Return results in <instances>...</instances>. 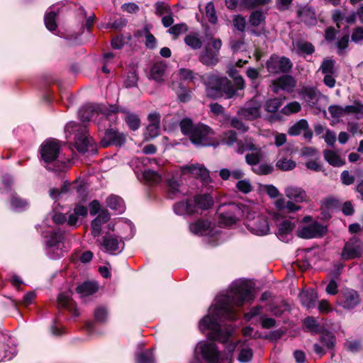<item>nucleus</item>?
Listing matches in <instances>:
<instances>
[{
  "label": "nucleus",
  "mask_w": 363,
  "mask_h": 363,
  "mask_svg": "<svg viewBox=\"0 0 363 363\" xmlns=\"http://www.w3.org/2000/svg\"><path fill=\"white\" fill-rule=\"evenodd\" d=\"M192 143L201 146H216L218 143L214 139V132L208 125L196 124L189 138Z\"/></svg>",
  "instance_id": "8"
},
{
  "label": "nucleus",
  "mask_w": 363,
  "mask_h": 363,
  "mask_svg": "<svg viewBox=\"0 0 363 363\" xmlns=\"http://www.w3.org/2000/svg\"><path fill=\"white\" fill-rule=\"evenodd\" d=\"M319 70L323 74H336L335 61L333 59L325 58L320 65Z\"/></svg>",
  "instance_id": "44"
},
{
  "label": "nucleus",
  "mask_w": 363,
  "mask_h": 363,
  "mask_svg": "<svg viewBox=\"0 0 363 363\" xmlns=\"http://www.w3.org/2000/svg\"><path fill=\"white\" fill-rule=\"evenodd\" d=\"M350 36L349 34H345L337 40L336 42L337 53L338 55H342L345 52V50L349 46Z\"/></svg>",
  "instance_id": "58"
},
{
  "label": "nucleus",
  "mask_w": 363,
  "mask_h": 363,
  "mask_svg": "<svg viewBox=\"0 0 363 363\" xmlns=\"http://www.w3.org/2000/svg\"><path fill=\"white\" fill-rule=\"evenodd\" d=\"M293 64L289 58L276 54L272 55L266 62V68L271 74L288 73L291 71Z\"/></svg>",
  "instance_id": "11"
},
{
  "label": "nucleus",
  "mask_w": 363,
  "mask_h": 363,
  "mask_svg": "<svg viewBox=\"0 0 363 363\" xmlns=\"http://www.w3.org/2000/svg\"><path fill=\"white\" fill-rule=\"evenodd\" d=\"M206 91L208 97L217 99L225 96L226 99H231L237 95L238 90L245 88V80L241 76L234 77L233 83L226 77L216 74H208L204 78Z\"/></svg>",
  "instance_id": "2"
},
{
  "label": "nucleus",
  "mask_w": 363,
  "mask_h": 363,
  "mask_svg": "<svg viewBox=\"0 0 363 363\" xmlns=\"http://www.w3.org/2000/svg\"><path fill=\"white\" fill-rule=\"evenodd\" d=\"M184 43L193 50H198L202 47V41L197 33H191L184 38Z\"/></svg>",
  "instance_id": "42"
},
{
  "label": "nucleus",
  "mask_w": 363,
  "mask_h": 363,
  "mask_svg": "<svg viewBox=\"0 0 363 363\" xmlns=\"http://www.w3.org/2000/svg\"><path fill=\"white\" fill-rule=\"evenodd\" d=\"M60 13V8L58 7V4H57L50 6L45 14L44 22L45 27L51 32L56 30L57 28L56 18L59 16Z\"/></svg>",
  "instance_id": "24"
},
{
  "label": "nucleus",
  "mask_w": 363,
  "mask_h": 363,
  "mask_svg": "<svg viewBox=\"0 0 363 363\" xmlns=\"http://www.w3.org/2000/svg\"><path fill=\"white\" fill-rule=\"evenodd\" d=\"M166 69L167 65L165 62L162 61L156 62L150 69L151 78L156 82H162Z\"/></svg>",
  "instance_id": "30"
},
{
  "label": "nucleus",
  "mask_w": 363,
  "mask_h": 363,
  "mask_svg": "<svg viewBox=\"0 0 363 363\" xmlns=\"http://www.w3.org/2000/svg\"><path fill=\"white\" fill-rule=\"evenodd\" d=\"M258 149L260 148L254 144L251 138L247 137L237 143V152L239 154H242L245 151H257Z\"/></svg>",
  "instance_id": "37"
},
{
  "label": "nucleus",
  "mask_w": 363,
  "mask_h": 363,
  "mask_svg": "<svg viewBox=\"0 0 363 363\" xmlns=\"http://www.w3.org/2000/svg\"><path fill=\"white\" fill-rule=\"evenodd\" d=\"M138 76L135 70H130L127 73L126 79L124 82L125 86L127 88L135 87L138 84Z\"/></svg>",
  "instance_id": "61"
},
{
  "label": "nucleus",
  "mask_w": 363,
  "mask_h": 363,
  "mask_svg": "<svg viewBox=\"0 0 363 363\" xmlns=\"http://www.w3.org/2000/svg\"><path fill=\"white\" fill-rule=\"evenodd\" d=\"M179 76L180 80L194 82L197 74L194 73L192 70L189 69L182 68L179 71Z\"/></svg>",
  "instance_id": "63"
},
{
  "label": "nucleus",
  "mask_w": 363,
  "mask_h": 363,
  "mask_svg": "<svg viewBox=\"0 0 363 363\" xmlns=\"http://www.w3.org/2000/svg\"><path fill=\"white\" fill-rule=\"evenodd\" d=\"M136 363H155V357L152 349L138 353L135 356Z\"/></svg>",
  "instance_id": "46"
},
{
  "label": "nucleus",
  "mask_w": 363,
  "mask_h": 363,
  "mask_svg": "<svg viewBox=\"0 0 363 363\" xmlns=\"http://www.w3.org/2000/svg\"><path fill=\"white\" fill-rule=\"evenodd\" d=\"M143 178L150 185H155L161 182V176L151 169L145 170L143 172Z\"/></svg>",
  "instance_id": "54"
},
{
  "label": "nucleus",
  "mask_w": 363,
  "mask_h": 363,
  "mask_svg": "<svg viewBox=\"0 0 363 363\" xmlns=\"http://www.w3.org/2000/svg\"><path fill=\"white\" fill-rule=\"evenodd\" d=\"M98 242L102 250L111 255H118L125 246L123 238L114 234H106Z\"/></svg>",
  "instance_id": "12"
},
{
  "label": "nucleus",
  "mask_w": 363,
  "mask_h": 363,
  "mask_svg": "<svg viewBox=\"0 0 363 363\" xmlns=\"http://www.w3.org/2000/svg\"><path fill=\"white\" fill-rule=\"evenodd\" d=\"M324 159L333 167H342L345 164L340 156L333 150H325L323 151Z\"/></svg>",
  "instance_id": "36"
},
{
  "label": "nucleus",
  "mask_w": 363,
  "mask_h": 363,
  "mask_svg": "<svg viewBox=\"0 0 363 363\" xmlns=\"http://www.w3.org/2000/svg\"><path fill=\"white\" fill-rule=\"evenodd\" d=\"M276 84L283 90L289 91L295 86L296 82L291 75H283L277 79Z\"/></svg>",
  "instance_id": "40"
},
{
  "label": "nucleus",
  "mask_w": 363,
  "mask_h": 363,
  "mask_svg": "<svg viewBox=\"0 0 363 363\" xmlns=\"http://www.w3.org/2000/svg\"><path fill=\"white\" fill-rule=\"evenodd\" d=\"M301 304L307 308H314L318 298V295L313 291H306L300 294Z\"/></svg>",
  "instance_id": "34"
},
{
  "label": "nucleus",
  "mask_w": 363,
  "mask_h": 363,
  "mask_svg": "<svg viewBox=\"0 0 363 363\" xmlns=\"http://www.w3.org/2000/svg\"><path fill=\"white\" fill-rule=\"evenodd\" d=\"M106 205L111 209L118 213H122L125 211V206L122 198L116 195H111L106 199Z\"/></svg>",
  "instance_id": "31"
},
{
  "label": "nucleus",
  "mask_w": 363,
  "mask_h": 363,
  "mask_svg": "<svg viewBox=\"0 0 363 363\" xmlns=\"http://www.w3.org/2000/svg\"><path fill=\"white\" fill-rule=\"evenodd\" d=\"M88 214V209L86 206L77 204L74 208V211L70 213L67 218V225L69 226L76 225L79 217H86Z\"/></svg>",
  "instance_id": "28"
},
{
  "label": "nucleus",
  "mask_w": 363,
  "mask_h": 363,
  "mask_svg": "<svg viewBox=\"0 0 363 363\" xmlns=\"http://www.w3.org/2000/svg\"><path fill=\"white\" fill-rule=\"evenodd\" d=\"M301 109V104L298 101H292L286 104L281 111L284 115H291L299 112Z\"/></svg>",
  "instance_id": "60"
},
{
  "label": "nucleus",
  "mask_w": 363,
  "mask_h": 363,
  "mask_svg": "<svg viewBox=\"0 0 363 363\" xmlns=\"http://www.w3.org/2000/svg\"><path fill=\"white\" fill-rule=\"evenodd\" d=\"M202 359L207 363H218L220 352L215 343H204L199 347Z\"/></svg>",
  "instance_id": "20"
},
{
  "label": "nucleus",
  "mask_w": 363,
  "mask_h": 363,
  "mask_svg": "<svg viewBox=\"0 0 363 363\" xmlns=\"http://www.w3.org/2000/svg\"><path fill=\"white\" fill-rule=\"evenodd\" d=\"M257 212L254 210V206H251V216L247 220V228L253 234L257 235H265L269 232V225L268 219L264 216H255Z\"/></svg>",
  "instance_id": "10"
},
{
  "label": "nucleus",
  "mask_w": 363,
  "mask_h": 363,
  "mask_svg": "<svg viewBox=\"0 0 363 363\" xmlns=\"http://www.w3.org/2000/svg\"><path fill=\"white\" fill-rule=\"evenodd\" d=\"M294 46L296 48L297 55L302 57L311 55L315 50L314 45L311 42L303 40H296L294 43Z\"/></svg>",
  "instance_id": "27"
},
{
  "label": "nucleus",
  "mask_w": 363,
  "mask_h": 363,
  "mask_svg": "<svg viewBox=\"0 0 363 363\" xmlns=\"http://www.w3.org/2000/svg\"><path fill=\"white\" fill-rule=\"evenodd\" d=\"M260 109V103L257 100L252 99L240 107L237 113L247 121H254L261 116Z\"/></svg>",
  "instance_id": "17"
},
{
  "label": "nucleus",
  "mask_w": 363,
  "mask_h": 363,
  "mask_svg": "<svg viewBox=\"0 0 363 363\" xmlns=\"http://www.w3.org/2000/svg\"><path fill=\"white\" fill-rule=\"evenodd\" d=\"M94 316L96 323L104 324L108 320V309L104 306H98L94 311Z\"/></svg>",
  "instance_id": "52"
},
{
  "label": "nucleus",
  "mask_w": 363,
  "mask_h": 363,
  "mask_svg": "<svg viewBox=\"0 0 363 363\" xmlns=\"http://www.w3.org/2000/svg\"><path fill=\"white\" fill-rule=\"evenodd\" d=\"M321 205L323 208L329 209L330 211L333 212L334 211H336L340 208L341 203L340 201L337 199L333 197H328L321 201Z\"/></svg>",
  "instance_id": "56"
},
{
  "label": "nucleus",
  "mask_w": 363,
  "mask_h": 363,
  "mask_svg": "<svg viewBox=\"0 0 363 363\" xmlns=\"http://www.w3.org/2000/svg\"><path fill=\"white\" fill-rule=\"evenodd\" d=\"M308 128V122L305 119H301L291 126L288 130L290 135L296 136L303 133V130Z\"/></svg>",
  "instance_id": "51"
},
{
  "label": "nucleus",
  "mask_w": 363,
  "mask_h": 363,
  "mask_svg": "<svg viewBox=\"0 0 363 363\" xmlns=\"http://www.w3.org/2000/svg\"><path fill=\"white\" fill-rule=\"evenodd\" d=\"M282 105V99L274 98L269 99L264 105L265 111L269 113H276Z\"/></svg>",
  "instance_id": "55"
},
{
  "label": "nucleus",
  "mask_w": 363,
  "mask_h": 363,
  "mask_svg": "<svg viewBox=\"0 0 363 363\" xmlns=\"http://www.w3.org/2000/svg\"><path fill=\"white\" fill-rule=\"evenodd\" d=\"M179 183L174 178L172 177L167 181L168 197L171 199H174L179 193Z\"/></svg>",
  "instance_id": "48"
},
{
  "label": "nucleus",
  "mask_w": 363,
  "mask_h": 363,
  "mask_svg": "<svg viewBox=\"0 0 363 363\" xmlns=\"http://www.w3.org/2000/svg\"><path fill=\"white\" fill-rule=\"evenodd\" d=\"M175 90L179 101L182 103L189 102L191 99L192 91L191 89L184 86L182 82L178 84L177 88H173Z\"/></svg>",
  "instance_id": "35"
},
{
  "label": "nucleus",
  "mask_w": 363,
  "mask_h": 363,
  "mask_svg": "<svg viewBox=\"0 0 363 363\" xmlns=\"http://www.w3.org/2000/svg\"><path fill=\"white\" fill-rule=\"evenodd\" d=\"M214 204L209 194H196L193 198H187L176 202L173 206L174 213L179 216H192L201 214L203 211L208 210Z\"/></svg>",
  "instance_id": "3"
},
{
  "label": "nucleus",
  "mask_w": 363,
  "mask_h": 363,
  "mask_svg": "<svg viewBox=\"0 0 363 363\" xmlns=\"http://www.w3.org/2000/svg\"><path fill=\"white\" fill-rule=\"evenodd\" d=\"M61 147L57 140L50 138L45 140L40 147L41 160L48 165L54 164L55 172H62L67 165L60 160Z\"/></svg>",
  "instance_id": "6"
},
{
  "label": "nucleus",
  "mask_w": 363,
  "mask_h": 363,
  "mask_svg": "<svg viewBox=\"0 0 363 363\" xmlns=\"http://www.w3.org/2000/svg\"><path fill=\"white\" fill-rule=\"evenodd\" d=\"M255 298L252 289L245 281L233 282L227 294L218 298L211 315H205L200 321V330H211V338L222 341L223 331L220 329V319L236 320L238 313L236 307H240L245 303H250Z\"/></svg>",
  "instance_id": "1"
},
{
  "label": "nucleus",
  "mask_w": 363,
  "mask_h": 363,
  "mask_svg": "<svg viewBox=\"0 0 363 363\" xmlns=\"http://www.w3.org/2000/svg\"><path fill=\"white\" fill-rule=\"evenodd\" d=\"M320 93L315 87L304 86L300 91L299 95L301 98L310 107H314L319 101Z\"/></svg>",
  "instance_id": "23"
},
{
  "label": "nucleus",
  "mask_w": 363,
  "mask_h": 363,
  "mask_svg": "<svg viewBox=\"0 0 363 363\" xmlns=\"http://www.w3.org/2000/svg\"><path fill=\"white\" fill-rule=\"evenodd\" d=\"M195 125L193 124L192 121L188 118H183L179 123L182 133L185 135H188L189 138H190L191 133H193Z\"/></svg>",
  "instance_id": "57"
},
{
  "label": "nucleus",
  "mask_w": 363,
  "mask_h": 363,
  "mask_svg": "<svg viewBox=\"0 0 363 363\" xmlns=\"http://www.w3.org/2000/svg\"><path fill=\"white\" fill-rule=\"evenodd\" d=\"M253 172L258 175H267L272 174L274 167L271 164L262 163L258 165L257 167L252 168Z\"/></svg>",
  "instance_id": "59"
},
{
  "label": "nucleus",
  "mask_w": 363,
  "mask_h": 363,
  "mask_svg": "<svg viewBox=\"0 0 363 363\" xmlns=\"http://www.w3.org/2000/svg\"><path fill=\"white\" fill-rule=\"evenodd\" d=\"M319 342L321 345L318 343L313 345V350L315 354L323 356L326 353V350H328L333 357L335 354L334 348L336 345L335 335L333 333L325 330L320 333Z\"/></svg>",
  "instance_id": "14"
},
{
  "label": "nucleus",
  "mask_w": 363,
  "mask_h": 363,
  "mask_svg": "<svg viewBox=\"0 0 363 363\" xmlns=\"http://www.w3.org/2000/svg\"><path fill=\"white\" fill-rule=\"evenodd\" d=\"M286 196L296 203H301L306 199V193L299 187L289 186L285 189Z\"/></svg>",
  "instance_id": "29"
},
{
  "label": "nucleus",
  "mask_w": 363,
  "mask_h": 363,
  "mask_svg": "<svg viewBox=\"0 0 363 363\" xmlns=\"http://www.w3.org/2000/svg\"><path fill=\"white\" fill-rule=\"evenodd\" d=\"M124 120L128 128L133 131L138 130L140 125V120L135 113H127Z\"/></svg>",
  "instance_id": "49"
},
{
  "label": "nucleus",
  "mask_w": 363,
  "mask_h": 363,
  "mask_svg": "<svg viewBox=\"0 0 363 363\" xmlns=\"http://www.w3.org/2000/svg\"><path fill=\"white\" fill-rule=\"evenodd\" d=\"M111 216L108 210H101L98 216L91 223V235L94 237H99L102 231V225L110 220Z\"/></svg>",
  "instance_id": "22"
},
{
  "label": "nucleus",
  "mask_w": 363,
  "mask_h": 363,
  "mask_svg": "<svg viewBox=\"0 0 363 363\" xmlns=\"http://www.w3.org/2000/svg\"><path fill=\"white\" fill-rule=\"evenodd\" d=\"M248 21L250 26L257 27L265 22V15L261 10L253 11L249 16Z\"/></svg>",
  "instance_id": "41"
},
{
  "label": "nucleus",
  "mask_w": 363,
  "mask_h": 363,
  "mask_svg": "<svg viewBox=\"0 0 363 363\" xmlns=\"http://www.w3.org/2000/svg\"><path fill=\"white\" fill-rule=\"evenodd\" d=\"M337 302L344 308L352 309L359 303L360 298L356 291L345 289L340 295Z\"/></svg>",
  "instance_id": "19"
},
{
  "label": "nucleus",
  "mask_w": 363,
  "mask_h": 363,
  "mask_svg": "<svg viewBox=\"0 0 363 363\" xmlns=\"http://www.w3.org/2000/svg\"><path fill=\"white\" fill-rule=\"evenodd\" d=\"M296 162L291 159L282 157L276 162V167L281 171H290L295 168Z\"/></svg>",
  "instance_id": "45"
},
{
  "label": "nucleus",
  "mask_w": 363,
  "mask_h": 363,
  "mask_svg": "<svg viewBox=\"0 0 363 363\" xmlns=\"http://www.w3.org/2000/svg\"><path fill=\"white\" fill-rule=\"evenodd\" d=\"M351 40L357 44L363 43V26H357L352 30Z\"/></svg>",
  "instance_id": "64"
},
{
  "label": "nucleus",
  "mask_w": 363,
  "mask_h": 363,
  "mask_svg": "<svg viewBox=\"0 0 363 363\" xmlns=\"http://www.w3.org/2000/svg\"><path fill=\"white\" fill-rule=\"evenodd\" d=\"M58 303L60 306L67 308V310L72 311H73V315L77 317L79 315V313L77 309L74 306V304L68 296H65L64 294H60L58 296Z\"/></svg>",
  "instance_id": "39"
},
{
  "label": "nucleus",
  "mask_w": 363,
  "mask_h": 363,
  "mask_svg": "<svg viewBox=\"0 0 363 363\" xmlns=\"http://www.w3.org/2000/svg\"><path fill=\"white\" fill-rule=\"evenodd\" d=\"M16 354V350L14 347H6L0 344V362L11 359Z\"/></svg>",
  "instance_id": "53"
},
{
  "label": "nucleus",
  "mask_w": 363,
  "mask_h": 363,
  "mask_svg": "<svg viewBox=\"0 0 363 363\" xmlns=\"http://www.w3.org/2000/svg\"><path fill=\"white\" fill-rule=\"evenodd\" d=\"M301 21L308 26H315L317 23V18L315 11L308 6L301 8L298 12Z\"/></svg>",
  "instance_id": "26"
},
{
  "label": "nucleus",
  "mask_w": 363,
  "mask_h": 363,
  "mask_svg": "<svg viewBox=\"0 0 363 363\" xmlns=\"http://www.w3.org/2000/svg\"><path fill=\"white\" fill-rule=\"evenodd\" d=\"M65 130L67 139H69L72 135H74V147L78 152L96 153V144L93 138L87 135L86 125L71 121L67 123Z\"/></svg>",
  "instance_id": "4"
},
{
  "label": "nucleus",
  "mask_w": 363,
  "mask_h": 363,
  "mask_svg": "<svg viewBox=\"0 0 363 363\" xmlns=\"http://www.w3.org/2000/svg\"><path fill=\"white\" fill-rule=\"evenodd\" d=\"M345 113L356 114V118L359 119L363 118V104L359 101H354L352 105H347L344 107Z\"/></svg>",
  "instance_id": "43"
},
{
  "label": "nucleus",
  "mask_w": 363,
  "mask_h": 363,
  "mask_svg": "<svg viewBox=\"0 0 363 363\" xmlns=\"http://www.w3.org/2000/svg\"><path fill=\"white\" fill-rule=\"evenodd\" d=\"M118 112H121L125 113H129L127 111L125 108L120 107L116 105H110L108 107L104 106L103 109H101V115L104 117L106 121L108 122V126H111V121H116L117 119L116 114Z\"/></svg>",
  "instance_id": "25"
},
{
  "label": "nucleus",
  "mask_w": 363,
  "mask_h": 363,
  "mask_svg": "<svg viewBox=\"0 0 363 363\" xmlns=\"http://www.w3.org/2000/svg\"><path fill=\"white\" fill-rule=\"evenodd\" d=\"M185 168L191 174L196 175L204 182H207L210 179L209 172L203 164H191Z\"/></svg>",
  "instance_id": "32"
},
{
  "label": "nucleus",
  "mask_w": 363,
  "mask_h": 363,
  "mask_svg": "<svg viewBox=\"0 0 363 363\" xmlns=\"http://www.w3.org/2000/svg\"><path fill=\"white\" fill-rule=\"evenodd\" d=\"M126 136L113 128H108L106 130L104 136L100 141L102 147H107L111 145L121 147L125 143Z\"/></svg>",
  "instance_id": "18"
},
{
  "label": "nucleus",
  "mask_w": 363,
  "mask_h": 363,
  "mask_svg": "<svg viewBox=\"0 0 363 363\" xmlns=\"http://www.w3.org/2000/svg\"><path fill=\"white\" fill-rule=\"evenodd\" d=\"M328 232V228L318 221H312L308 225L300 227L297 236L303 239L320 238Z\"/></svg>",
  "instance_id": "13"
},
{
  "label": "nucleus",
  "mask_w": 363,
  "mask_h": 363,
  "mask_svg": "<svg viewBox=\"0 0 363 363\" xmlns=\"http://www.w3.org/2000/svg\"><path fill=\"white\" fill-rule=\"evenodd\" d=\"M98 289L99 287L96 283L85 281L76 288V291L82 296H90L95 294Z\"/></svg>",
  "instance_id": "38"
},
{
  "label": "nucleus",
  "mask_w": 363,
  "mask_h": 363,
  "mask_svg": "<svg viewBox=\"0 0 363 363\" xmlns=\"http://www.w3.org/2000/svg\"><path fill=\"white\" fill-rule=\"evenodd\" d=\"M10 203L12 208L15 210H23L28 205V201L20 197L16 193L11 196Z\"/></svg>",
  "instance_id": "50"
},
{
  "label": "nucleus",
  "mask_w": 363,
  "mask_h": 363,
  "mask_svg": "<svg viewBox=\"0 0 363 363\" xmlns=\"http://www.w3.org/2000/svg\"><path fill=\"white\" fill-rule=\"evenodd\" d=\"M188 30V26L185 23H180L172 26L168 29V33L172 35L174 40H176L181 34L186 33Z\"/></svg>",
  "instance_id": "47"
},
{
  "label": "nucleus",
  "mask_w": 363,
  "mask_h": 363,
  "mask_svg": "<svg viewBox=\"0 0 363 363\" xmlns=\"http://www.w3.org/2000/svg\"><path fill=\"white\" fill-rule=\"evenodd\" d=\"M211 223L207 220L199 219L189 225L190 231L196 235H205L210 228Z\"/></svg>",
  "instance_id": "33"
},
{
  "label": "nucleus",
  "mask_w": 363,
  "mask_h": 363,
  "mask_svg": "<svg viewBox=\"0 0 363 363\" xmlns=\"http://www.w3.org/2000/svg\"><path fill=\"white\" fill-rule=\"evenodd\" d=\"M276 235L282 242H288L292 238V231L295 223L289 219H284L277 224Z\"/></svg>",
  "instance_id": "21"
},
{
  "label": "nucleus",
  "mask_w": 363,
  "mask_h": 363,
  "mask_svg": "<svg viewBox=\"0 0 363 363\" xmlns=\"http://www.w3.org/2000/svg\"><path fill=\"white\" fill-rule=\"evenodd\" d=\"M69 189L75 191L79 197L84 198L86 194V187L82 182H75L69 184Z\"/></svg>",
  "instance_id": "62"
},
{
  "label": "nucleus",
  "mask_w": 363,
  "mask_h": 363,
  "mask_svg": "<svg viewBox=\"0 0 363 363\" xmlns=\"http://www.w3.org/2000/svg\"><path fill=\"white\" fill-rule=\"evenodd\" d=\"M104 106L86 105L82 107L79 111V117L83 122L94 121L99 125L106 122L104 117L101 115V109Z\"/></svg>",
  "instance_id": "15"
},
{
  "label": "nucleus",
  "mask_w": 363,
  "mask_h": 363,
  "mask_svg": "<svg viewBox=\"0 0 363 363\" xmlns=\"http://www.w3.org/2000/svg\"><path fill=\"white\" fill-rule=\"evenodd\" d=\"M65 232L60 229L54 230L46 237L48 253L52 259H57L63 256Z\"/></svg>",
  "instance_id": "9"
},
{
  "label": "nucleus",
  "mask_w": 363,
  "mask_h": 363,
  "mask_svg": "<svg viewBox=\"0 0 363 363\" xmlns=\"http://www.w3.org/2000/svg\"><path fill=\"white\" fill-rule=\"evenodd\" d=\"M222 41L220 38L211 37L203 51L199 56V60L203 65L213 67L219 62Z\"/></svg>",
  "instance_id": "7"
},
{
  "label": "nucleus",
  "mask_w": 363,
  "mask_h": 363,
  "mask_svg": "<svg viewBox=\"0 0 363 363\" xmlns=\"http://www.w3.org/2000/svg\"><path fill=\"white\" fill-rule=\"evenodd\" d=\"M219 223L224 226H231L240 218H250L251 205L229 203L220 208Z\"/></svg>",
  "instance_id": "5"
},
{
  "label": "nucleus",
  "mask_w": 363,
  "mask_h": 363,
  "mask_svg": "<svg viewBox=\"0 0 363 363\" xmlns=\"http://www.w3.org/2000/svg\"><path fill=\"white\" fill-rule=\"evenodd\" d=\"M362 254L363 242L357 238H352L345 244L341 258L343 260H350L359 258Z\"/></svg>",
  "instance_id": "16"
}]
</instances>
